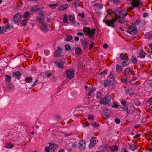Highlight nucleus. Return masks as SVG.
<instances>
[{
    "label": "nucleus",
    "instance_id": "052dcab7",
    "mask_svg": "<svg viewBox=\"0 0 152 152\" xmlns=\"http://www.w3.org/2000/svg\"><path fill=\"white\" fill-rule=\"evenodd\" d=\"M115 121L117 124H119L120 122V120L118 118H115Z\"/></svg>",
    "mask_w": 152,
    "mask_h": 152
},
{
    "label": "nucleus",
    "instance_id": "a18cd8bd",
    "mask_svg": "<svg viewBox=\"0 0 152 152\" xmlns=\"http://www.w3.org/2000/svg\"><path fill=\"white\" fill-rule=\"evenodd\" d=\"M94 7L97 6V7L100 8H102L103 7V6L102 5L98 3L95 4L94 5Z\"/></svg>",
    "mask_w": 152,
    "mask_h": 152
},
{
    "label": "nucleus",
    "instance_id": "c756f323",
    "mask_svg": "<svg viewBox=\"0 0 152 152\" xmlns=\"http://www.w3.org/2000/svg\"><path fill=\"white\" fill-rule=\"evenodd\" d=\"M45 18V17L42 14L41 15V16L39 17H38L37 18V21L38 22H39L43 20Z\"/></svg>",
    "mask_w": 152,
    "mask_h": 152
},
{
    "label": "nucleus",
    "instance_id": "9d476101",
    "mask_svg": "<svg viewBox=\"0 0 152 152\" xmlns=\"http://www.w3.org/2000/svg\"><path fill=\"white\" fill-rule=\"evenodd\" d=\"M109 11H110L109 12H108V14L110 15H111V16L113 17H115V18L114 19H116V20L117 19L120 18V16H118V15L117 14L115 13V12L114 11H112V10L110 9Z\"/></svg>",
    "mask_w": 152,
    "mask_h": 152
},
{
    "label": "nucleus",
    "instance_id": "7c9ffc66",
    "mask_svg": "<svg viewBox=\"0 0 152 152\" xmlns=\"http://www.w3.org/2000/svg\"><path fill=\"white\" fill-rule=\"evenodd\" d=\"M11 77L8 75H5V81L6 82L9 83L11 80Z\"/></svg>",
    "mask_w": 152,
    "mask_h": 152
},
{
    "label": "nucleus",
    "instance_id": "1a4fd4ad",
    "mask_svg": "<svg viewBox=\"0 0 152 152\" xmlns=\"http://www.w3.org/2000/svg\"><path fill=\"white\" fill-rule=\"evenodd\" d=\"M54 63L59 68H63L64 66V64L62 60H57L54 62Z\"/></svg>",
    "mask_w": 152,
    "mask_h": 152
},
{
    "label": "nucleus",
    "instance_id": "cd10ccee",
    "mask_svg": "<svg viewBox=\"0 0 152 152\" xmlns=\"http://www.w3.org/2000/svg\"><path fill=\"white\" fill-rule=\"evenodd\" d=\"M116 70L118 72H121L123 69L121 66L116 65Z\"/></svg>",
    "mask_w": 152,
    "mask_h": 152
},
{
    "label": "nucleus",
    "instance_id": "ea45409f",
    "mask_svg": "<svg viewBox=\"0 0 152 152\" xmlns=\"http://www.w3.org/2000/svg\"><path fill=\"white\" fill-rule=\"evenodd\" d=\"M145 37L147 39H152V34L148 33L145 35Z\"/></svg>",
    "mask_w": 152,
    "mask_h": 152
},
{
    "label": "nucleus",
    "instance_id": "4468645a",
    "mask_svg": "<svg viewBox=\"0 0 152 152\" xmlns=\"http://www.w3.org/2000/svg\"><path fill=\"white\" fill-rule=\"evenodd\" d=\"M96 139L95 137H92L90 140V143L89 145V147L91 148L96 143Z\"/></svg>",
    "mask_w": 152,
    "mask_h": 152
},
{
    "label": "nucleus",
    "instance_id": "4c0bfd02",
    "mask_svg": "<svg viewBox=\"0 0 152 152\" xmlns=\"http://www.w3.org/2000/svg\"><path fill=\"white\" fill-rule=\"evenodd\" d=\"M32 77H28L25 79V81L26 83H30L32 81Z\"/></svg>",
    "mask_w": 152,
    "mask_h": 152
},
{
    "label": "nucleus",
    "instance_id": "338daca9",
    "mask_svg": "<svg viewBox=\"0 0 152 152\" xmlns=\"http://www.w3.org/2000/svg\"><path fill=\"white\" fill-rule=\"evenodd\" d=\"M57 50L58 52H60L62 50V49L59 46H58L57 47Z\"/></svg>",
    "mask_w": 152,
    "mask_h": 152
},
{
    "label": "nucleus",
    "instance_id": "f03ea898",
    "mask_svg": "<svg viewBox=\"0 0 152 152\" xmlns=\"http://www.w3.org/2000/svg\"><path fill=\"white\" fill-rule=\"evenodd\" d=\"M75 72V70L73 69H69L66 72V77L69 79L72 78L74 77Z\"/></svg>",
    "mask_w": 152,
    "mask_h": 152
},
{
    "label": "nucleus",
    "instance_id": "423d86ee",
    "mask_svg": "<svg viewBox=\"0 0 152 152\" xmlns=\"http://www.w3.org/2000/svg\"><path fill=\"white\" fill-rule=\"evenodd\" d=\"M57 147V145L54 144H50L49 147L46 146L45 148V152H51L50 151H53Z\"/></svg>",
    "mask_w": 152,
    "mask_h": 152
},
{
    "label": "nucleus",
    "instance_id": "c85d7f7f",
    "mask_svg": "<svg viewBox=\"0 0 152 152\" xmlns=\"http://www.w3.org/2000/svg\"><path fill=\"white\" fill-rule=\"evenodd\" d=\"M132 71L129 68H126L124 72V74L125 75H129V72Z\"/></svg>",
    "mask_w": 152,
    "mask_h": 152
},
{
    "label": "nucleus",
    "instance_id": "e2e57ef3",
    "mask_svg": "<svg viewBox=\"0 0 152 152\" xmlns=\"http://www.w3.org/2000/svg\"><path fill=\"white\" fill-rule=\"evenodd\" d=\"M103 47L104 48L106 49L108 47V45L107 44H104L103 45Z\"/></svg>",
    "mask_w": 152,
    "mask_h": 152
},
{
    "label": "nucleus",
    "instance_id": "2eb2a0df",
    "mask_svg": "<svg viewBox=\"0 0 152 152\" xmlns=\"http://www.w3.org/2000/svg\"><path fill=\"white\" fill-rule=\"evenodd\" d=\"M13 76L15 78L20 79V77L21 75L22 74L19 71L15 72L12 73Z\"/></svg>",
    "mask_w": 152,
    "mask_h": 152
},
{
    "label": "nucleus",
    "instance_id": "72a5a7b5",
    "mask_svg": "<svg viewBox=\"0 0 152 152\" xmlns=\"http://www.w3.org/2000/svg\"><path fill=\"white\" fill-rule=\"evenodd\" d=\"M30 13L28 11H26L23 15V16L24 18H26L28 17L30 15Z\"/></svg>",
    "mask_w": 152,
    "mask_h": 152
},
{
    "label": "nucleus",
    "instance_id": "a878e982",
    "mask_svg": "<svg viewBox=\"0 0 152 152\" xmlns=\"http://www.w3.org/2000/svg\"><path fill=\"white\" fill-rule=\"evenodd\" d=\"M6 146H4V147L8 149L12 148L14 146V145L13 144L10 143H7L6 144Z\"/></svg>",
    "mask_w": 152,
    "mask_h": 152
},
{
    "label": "nucleus",
    "instance_id": "774afa93",
    "mask_svg": "<svg viewBox=\"0 0 152 152\" xmlns=\"http://www.w3.org/2000/svg\"><path fill=\"white\" fill-rule=\"evenodd\" d=\"M146 102H149L150 103L152 102V97L149 98L146 101Z\"/></svg>",
    "mask_w": 152,
    "mask_h": 152
},
{
    "label": "nucleus",
    "instance_id": "20e7f679",
    "mask_svg": "<svg viewBox=\"0 0 152 152\" xmlns=\"http://www.w3.org/2000/svg\"><path fill=\"white\" fill-rule=\"evenodd\" d=\"M116 21V19H112L111 20H107V21L105 19H104L103 21L108 26H111L112 28H114L115 25L114 24L115 22Z\"/></svg>",
    "mask_w": 152,
    "mask_h": 152
},
{
    "label": "nucleus",
    "instance_id": "5fc2aeb1",
    "mask_svg": "<svg viewBox=\"0 0 152 152\" xmlns=\"http://www.w3.org/2000/svg\"><path fill=\"white\" fill-rule=\"evenodd\" d=\"M119 105H118L117 103H113V104L112 106V107L114 108H118Z\"/></svg>",
    "mask_w": 152,
    "mask_h": 152
},
{
    "label": "nucleus",
    "instance_id": "69168bd1",
    "mask_svg": "<svg viewBox=\"0 0 152 152\" xmlns=\"http://www.w3.org/2000/svg\"><path fill=\"white\" fill-rule=\"evenodd\" d=\"M135 104L137 106H139L140 105V103L138 101H135Z\"/></svg>",
    "mask_w": 152,
    "mask_h": 152
},
{
    "label": "nucleus",
    "instance_id": "39448f33",
    "mask_svg": "<svg viewBox=\"0 0 152 152\" xmlns=\"http://www.w3.org/2000/svg\"><path fill=\"white\" fill-rule=\"evenodd\" d=\"M13 27V25H11L9 24L5 26L4 28H2L0 30V34H4V32H7L12 29Z\"/></svg>",
    "mask_w": 152,
    "mask_h": 152
},
{
    "label": "nucleus",
    "instance_id": "f257e3e1",
    "mask_svg": "<svg viewBox=\"0 0 152 152\" xmlns=\"http://www.w3.org/2000/svg\"><path fill=\"white\" fill-rule=\"evenodd\" d=\"M83 31L85 33V34L88 35L90 37H93L94 35L95 31L94 29H91L89 27H85Z\"/></svg>",
    "mask_w": 152,
    "mask_h": 152
},
{
    "label": "nucleus",
    "instance_id": "13d9d810",
    "mask_svg": "<svg viewBox=\"0 0 152 152\" xmlns=\"http://www.w3.org/2000/svg\"><path fill=\"white\" fill-rule=\"evenodd\" d=\"M130 91H131V90H129V89H128V90L127 89L126 90V94H129L130 95H131L132 94L130 93Z\"/></svg>",
    "mask_w": 152,
    "mask_h": 152
},
{
    "label": "nucleus",
    "instance_id": "6e6552de",
    "mask_svg": "<svg viewBox=\"0 0 152 152\" xmlns=\"http://www.w3.org/2000/svg\"><path fill=\"white\" fill-rule=\"evenodd\" d=\"M130 29L127 31L128 33H129L130 34H134L137 32V29L136 27H134L132 28V27H130Z\"/></svg>",
    "mask_w": 152,
    "mask_h": 152
},
{
    "label": "nucleus",
    "instance_id": "aec40b11",
    "mask_svg": "<svg viewBox=\"0 0 152 152\" xmlns=\"http://www.w3.org/2000/svg\"><path fill=\"white\" fill-rule=\"evenodd\" d=\"M101 115L103 118L105 119L108 118L110 116V115L109 113L106 112L102 113L101 114Z\"/></svg>",
    "mask_w": 152,
    "mask_h": 152
},
{
    "label": "nucleus",
    "instance_id": "09e8293b",
    "mask_svg": "<svg viewBox=\"0 0 152 152\" xmlns=\"http://www.w3.org/2000/svg\"><path fill=\"white\" fill-rule=\"evenodd\" d=\"M88 119L89 120H93L94 119V117L93 115H89L88 116Z\"/></svg>",
    "mask_w": 152,
    "mask_h": 152
},
{
    "label": "nucleus",
    "instance_id": "dca6fc26",
    "mask_svg": "<svg viewBox=\"0 0 152 152\" xmlns=\"http://www.w3.org/2000/svg\"><path fill=\"white\" fill-rule=\"evenodd\" d=\"M42 24V26L41 28V30L43 32H47L48 30V28L42 22L39 23Z\"/></svg>",
    "mask_w": 152,
    "mask_h": 152
},
{
    "label": "nucleus",
    "instance_id": "bf43d9fd",
    "mask_svg": "<svg viewBox=\"0 0 152 152\" xmlns=\"http://www.w3.org/2000/svg\"><path fill=\"white\" fill-rule=\"evenodd\" d=\"M45 75H46V76L47 77H50L52 75V74L51 73H48L47 72H45Z\"/></svg>",
    "mask_w": 152,
    "mask_h": 152
},
{
    "label": "nucleus",
    "instance_id": "f704fd0d",
    "mask_svg": "<svg viewBox=\"0 0 152 152\" xmlns=\"http://www.w3.org/2000/svg\"><path fill=\"white\" fill-rule=\"evenodd\" d=\"M132 60L133 63L134 64H137L138 62L135 56H133L132 58Z\"/></svg>",
    "mask_w": 152,
    "mask_h": 152
},
{
    "label": "nucleus",
    "instance_id": "bb28decb",
    "mask_svg": "<svg viewBox=\"0 0 152 152\" xmlns=\"http://www.w3.org/2000/svg\"><path fill=\"white\" fill-rule=\"evenodd\" d=\"M82 50L79 47H77L75 49V52L77 55H79L81 53Z\"/></svg>",
    "mask_w": 152,
    "mask_h": 152
},
{
    "label": "nucleus",
    "instance_id": "0eeeda50",
    "mask_svg": "<svg viewBox=\"0 0 152 152\" xmlns=\"http://www.w3.org/2000/svg\"><path fill=\"white\" fill-rule=\"evenodd\" d=\"M86 143L85 141L80 140L78 143L79 149L81 150H83L86 148Z\"/></svg>",
    "mask_w": 152,
    "mask_h": 152
},
{
    "label": "nucleus",
    "instance_id": "79ce46f5",
    "mask_svg": "<svg viewBox=\"0 0 152 152\" xmlns=\"http://www.w3.org/2000/svg\"><path fill=\"white\" fill-rule=\"evenodd\" d=\"M73 37L71 35H68L66 37V38L65 40V41H69L72 39Z\"/></svg>",
    "mask_w": 152,
    "mask_h": 152
},
{
    "label": "nucleus",
    "instance_id": "864d4df0",
    "mask_svg": "<svg viewBox=\"0 0 152 152\" xmlns=\"http://www.w3.org/2000/svg\"><path fill=\"white\" fill-rule=\"evenodd\" d=\"M79 0H76L75 2L74 3V6L76 8L77 7V4L79 3Z\"/></svg>",
    "mask_w": 152,
    "mask_h": 152
},
{
    "label": "nucleus",
    "instance_id": "b1692460",
    "mask_svg": "<svg viewBox=\"0 0 152 152\" xmlns=\"http://www.w3.org/2000/svg\"><path fill=\"white\" fill-rule=\"evenodd\" d=\"M84 40H82V46L84 49H86L87 47V45L88 44V43L87 41L86 40V39H84Z\"/></svg>",
    "mask_w": 152,
    "mask_h": 152
},
{
    "label": "nucleus",
    "instance_id": "4d7b16f0",
    "mask_svg": "<svg viewBox=\"0 0 152 152\" xmlns=\"http://www.w3.org/2000/svg\"><path fill=\"white\" fill-rule=\"evenodd\" d=\"M109 76L110 78L113 79V75L112 73L111 72L109 75Z\"/></svg>",
    "mask_w": 152,
    "mask_h": 152
},
{
    "label": "nucleus",
    "instance_id": "a19ab883",
    "mask_svg": "<svg viewBox=\"0 0 152 152\" xmlns=\"http://www.w3.org/2000/svg\"><path fill=\"white\" fill-rule=\"evenodd\" d=\"M28 20V19H25L23 20L21 22V24L23 26H25L26 25V22Z\"/></svg>",
    "mask_w": 152,
    "mask_h": 152
},
{
    "label": "nucleus",
    "instance_id": "9b49d317",
    "mask_svg": "<svg viewBox=\"0 0 152 152\" xmlns=\"http://www.w3.org/2000/svg\"><path fill=\"white\" fill-rule=\"evenodd\" d=\"M131 1V5H134V7H137L139 6L140 7L142 6V4L141 2H139L136 0H132Z\"/></svg>",
    "mask_w": 152,
    "mask_h": 152
},
{
    "label": "nucleus",
    "instance_id": "37998d69",
    "mask_svg": "<svg viewBox=\"0 0 152 152\" xmlns=\"http://www.w3.org/2000/svg\"><path fill=\"white\" fill-rule=\"evenodd\" d=\"M65 48L66 50L68 51H69L71 50V47L68 44L65 45Z\"/></svg>",
    "mask_w": 152,
    "mask_h": 152
},
{
    "label": "nucleus",
    "instance_id": "3c124183",
    "mask_svg": "<svg viewBox=\"0 0 152 152\" xmlns=\"http://www.w3.org/2000/svg\"><path fill=\"white\" fill-rule=\"evenodd\" d=\"M132 6L128 8L127 9V11L130 12L133 9L134 7H134V5H132Z\"/></svg>",
    "mask_w": 152,
    "mask_h": 152
},
{
    "label": "nucleus",
    "instance_id": "7ed1b4c3",
    "mask_svg": "<svg viewBox=\"0 0 152 152\" xmlns=\"http://www.w3.org/2000/svg\"><path fill=\"white\" fill-rule=\"evenodd\" d=\"M110 96H109L105 98H102L100 100V103L102 104H107L109 105V103L110 101Z\"/></svg>",
    "mask_w": 152,
    "mask_h": 152
},
{
    "label": "nucleus",
    "instance_id": "6ab92c4d",
    "mask_svg": "<svg viewBox=\"0 0 152 152\" xmlns=\"http://www.w3.org/2000/svg\"><path fill=\"white\" fill-rule=\"evenodd\" d=\"M68 7L67 4H64L59 6L58 8V10L59 11H61L65 10Z\"/></svg>",
    "mask_w": 152,
    "mask_h": 152
},
{
    "label": "nucleus",
    "instance_id": "8fccbe9b",
    "mask_svg": "<svg viewBox=\"0 0 152 152\" xmlns=\"http://www.w3.org/2000/svg\"><path fill=\"white\" fill-rule=\"evenodd\" d=\"M101 96V94L100 91H99L97 92V94L96 96V97L97 98H100Z\"/></svg>",
    "mask_w": 152,
    "mask_h": 152
},
{
    "label": "nucleus",
    "instance_id": "5701e85b",
    "mask_svg": "<svg viewBox=\"0 0 152 152\" xmlns=\"http://www.w3.org/2000/svg\"><path fill=\"white\" fill-rule=\"evenodd\" d=\"M111 83V81L109 80H105L104 82V86L105 87H106L110 86Z\"/></svg>",
    "mask_w": 152,
    "mask_h": 152
},
{
    "label": "nucleus",
    "instance_id": "680f3d73",
    "mask_svg": "<svg viewBox=\"0 0 152 152\" xmlns=\"http://www.w3.org/2000/svg\"><path fill=\"white\" fill-rule=\"evenodd\" d=\"M78 15L79 16H81L82 18H84V13H79L78 14Z\"/></svg>",
    "mask_w": 152,
    "mask_h": 152
},
{
    "label": "nucleus",
    "instance_id": "2f4dec72",
    "mask_svg": "<svg viewBox=\"0 0 152 152\" xmlns=\"http://www.w3.org/2000/svg\"><path fill=\"white\" fill-rule=\"evenodd\" d=\"M110 148L111 151H115L118 150V148L115 145H113L110 146Z\"/></svg>",
    "mask_w": 152,
    "mask_h": 152
},
{
    "label": "nucleus",
    "instance_id": "f3484780",
    "mask_svg": "<svg viewBox=\"0 0 152 152\" xmlns=\"http://www.w3.org/2000/svg\"><path fill=\"white\" fill-rule=\"evenodd\" d=\"M130 62V60L128 58L126 59L123 60L121 63L122 66L124 67H126L129 65Z\"/></svg>",
    "mask_w": 152,
    "mask_h": 152
},
{
    "label": "nucleus",
    "instance_id": "4be33fe9",
    "mask_svg": "<svg viewBox=\"0 0 152 152\" xmlns=\"http://www.w3.org/2000/svg\"><path fill=\"white\" fill-rule=\"evenodd\" d=\"M139 57L141 58H144L145 57V55L146 54L143 51L141 50L139 53Z\"/></svg>",
    "mask_w": 152,
    "mask_h": 152
},
{
    "label": "nucleus",
    "instance_id": "a211bd4d",
    "mask_svg": "<svg viewBox=\"0 0 152 152\" xmlns=\"http://www.w3.org/2000/svg\"><path fill=\"white\" fill-rule=\"evenodd\" d=\"M128 58V57L126 53H122L120 54L119 58L120 60H124Z\"/></svg>",
    "mask_w": 152,
    "mask_h": 152
},
{
    "label": "nucleus",
    "instance_id": "393cba45",
    "mask_svg": "<svg viewBox=\"0 0 152 152\" xmlns=\"http://www.w3.org/2000/svg\"><path fill=\"white\" fill-rule=\"evenodd\" d=\"M120 102L121 103L122 105V109H124V110H126V106L127 103L126 102L123 100H121Z\"/></svg>",
    "mask_w": 152,
    "mask_h": 152
},
{
    "label": "nucleus",
    "instance_id": "6e6d98bb",
    "mask_svg": "<svg viewBox=\"0 0 152 152\" xmlns=\"http://www.w3.org/2000/svg\"><path fill=\"white\" fill-rule=\"evenodd\" d=\"M130 108L131 110L132 111H134V110H135L136 108L135 107L134 105H131L130 106Z\"/></svg>",
    "mask_w": 152,
    "mask_h": 152
},
{
    "label": "nucleus",
    "instance_id": "ddd939ff",
    "mask_svg": "<svg viewBox=\"0 0 152 152\" xmlns=\"http://www.w3.org/2000/svg\"><path fill=\"white\" fill-rule=\"evenodd\" d=\"M109 149V147L108 146L103 145L99 147V150L100 151H96V152H103L104 151L108 150Z\"/></svg>",
    "mask_w": 152,
    "mask_h": 152
},
{
    "label": "nucleus",
    "instance_id": "49530a36",
    "mask_svg": "<svg viewBox=\"0 0 152 152\" xmlns=\"http://www.w3.org/2000/svg\"><path fill=\"white\" fill-rule=\"evenodd\" d=\"M91 125L94 127H97L99 126V124L96 122H93L91 124Z\"/></svg>",
    "mask_w": 152,
    "mask_h": 152
},
{
    "label": "nucleus",
    "instance_id": "0e129e2a",
    "mask_svg": "<svg viewBox=\"0 0 152 152\" xmlns=\"http://www.w3.org/2000/svg\"><path fill=\"white\" fill-rule=\"evenodd\" d=\"M121 151L122 152H128L126 150L125 148H123L121 150Z\"/></svg>",
    "mask_w": 152,
    "mask_h": 152
},
{
    "label": "nucleus",
    "instance_id": "c03bdc74",
    "mask_svg": "<svg viewBox=\"0 0 152 152\" xmlns=\"http://www.w3.org/2000/svg\"><path fill=\"white\" fill-rule=\"evenodd\" d=\"M61 56V53L58 51V50H56L55 51L54 53V56L55 57H57L58 56Z\"/></svg>",
    "mask_w": 152,
    "mask_h": 152
},
{
    "label": "nucleus",
    "instance_id": "412c9836",
    "mask_svg": "<svg viewBox=\"0 0 152 152\" xmlns=\"http://www.w3.org/2000/svg\"><path fill=\"white\" fill-rule=\"evenodd\" d=\"M128 13H124V11L122 10H120L119 11L118 16L122 17L123 19L124 18V17L127 16Z\"/></svg>",
    "mask_w": 152,
    "mask_h": 152
},
{
    "label": "nucleus",
    "instance_id": "58836bf2",
    "mask_svg": "<svg viewBox=\"0 0 152 152\" xmlns=\"http://www.w3.org/2000/svg\"><path fill=\"white\" fill-rule=\"evenodd\" d=\"M58 6V4L57 3H56L55 4H50L48 6L49 7L52 9H56V8Z\"/></svg>",
    "mask_w": 152,
    "mask_h": 152
},
{
    "label": "nucleus",
    "instance_id": "e433bc0d",
    "mask_svg": "<svg viewBox=\"0 0 152 152\" xmlns=\"http://www.w3.org/2000/svg\"><path fill=\"white\" fill-rule=\"evenodd\" d=\"M129 149L132 151H134L137 149V148L135 145L132 144L130 145Z\"/></svg>",
    "mask_w": 152,
    "mask_h": 152
},
{
    "label": "nucleus",
    "instance_id": "603ef678",
    "mask_svg": "<svg viewBox=\"0 0 152 152\" xmlns=\"http://www.w3.org/2000/svg\"><path fill=\"white\" fill-rule=\"evenodd\" d=\"M94 43H92L90 44L89 46V50H91L94 46Z\"/></svg>",
    "mask_w": 152,
    "mask_h": 152
},
{
    "label": "nucleus",
    "instance_id": "473e14b6",
    "mask_svg": "<svg viewBox=\"0 0 152 152\" xmlns=\"http://www.w3.org/2000/svg\"><path fill=\"white\" fill-rule=\"evenodd\" d=\"M69 20L71 23H73L75 20L74 16L72 15H69Z\"/></svg>",
    "mask_w": 152,
    "mask_h": 152
},
{
    "label": "nucleus",
    "instance_id": "f8f14e48",
    "mask_svg": "<svg viewBox=\"0 0 152 152\" xmlns=\"http://www.w3.org/2000/svg\"><path fill=\"white\" fill-rule=\"evenodd\" d=\"M21 18V15L19 13L15 14L13 17V19L15 21L18 22L20 20Z\"/></svg>",
    "mask_w": 152,
    "mask_h": 152
},
{
    "label": "nucleus",
    "instance_id": "c9c22d12",
    "mask_svg": "<svg viewBox=\"0 0 152 152\" xmlns=\"http://www.w3.org/2000/svg\"><path fill=\"white\" fill-rule=\"evenodd\" d=\"M63 22L65 23H66L67 21V16L66 14H64L63 15Z\"/></svg>",
    "mask_w": 152,
    "mask_h": 152
},
{
    "label": "nucleus",
    "instance_id": "de8ad7c7",
    "mask_svg": "<svg viewBox=\"0 0 152 152\" xmlns=\"http://www.w3.org/2000/svg\"><path fill=\"white\" fill-rule=\"evenodd\" d=\"M39 8H36L35 7H32L31 9L30 10L32 12L37 11L39 10Z\"/></svg>",
    "mask_w": 152,
    "mask_h": 152
}]
</instances>
